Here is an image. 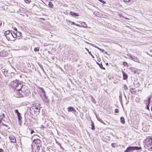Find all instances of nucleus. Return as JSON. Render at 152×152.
<instances>
[{"instance_id":"11","label":"nucleus","mask_w":152,"mask_h":152,"mask_svg":"<svg viewBox=\"0 0 152 152\" xmlns=\"http://www.w3.org/2000/svg\"><path fill=\"white\" fill-rule=\"evenodd\" d=\"M36 107L35 109V115H37L39 113L40 108L39 107Z\"/></svg>"},{"instance_id":"28","label":"nucleus","mask_w":152,"mask_h":152,"mask_svg":"<svg viewBox=\"0 0 152 152\" xmlns=\"http://www.w3.org/2000/svg\"><path fill=\"white\" fill-rule=\"evenodd\" d=\"M85 49L87 51H88L89 54H90L93 58H94V56L92 54L91 52L89 51L88 50V48H85Z\"/></svg>"},{"instance_id":"54","label":"nucleus","mask_w":152,"mask_h":152,"mask_svg":"<svg viewBox=\"0 0 152 152\" xmlns=\"http://www.w3.org/2000/svg\"><path fill=\"white\" fill-rule=\"evenodd\" d=\"M103 53H104V54H107V52L106 51H105Z\"/></svg>"},{"instance_id":"47","label":"nucleus","mask_w":152,"mask_h":152,"mask_svg":"<svg viewBox=\"0 0 152 152\" xmlns=\"http://www.w3.org/2000/svg\"><path fill=\"white\" fill-rule=\"evenodd\" d=\"M146 109L147 110H149V104H148L146 106Z\"/></svg>"},{"instance_id":"40","label":"nucleus","mask_w":152,"mask_h":152,"mask_svg":"<svg viewBox=\"0 0 152 152\" xmlns=\"http://www.w3.org/2000/svg\"><path fill=\"white\" fill-rule=\"evenodd\" d=\"M15 112L17 114V115H19V114L20 113L18 112V109L15 110Z\"/></svg>"},{"instance_id":"46","label":"nucleus","mask_w":152,"mask_h":152,"mask_svg":"<svg viewBox=\"0 0 152 152\" xmlns=\"http://www.w3.org/2000/svg\"><path fill=\"white\" fill-rule=\"evenodd\" d=\"M115 113H118L119 112V110L118 109H116L115 110Z\"/></svg>"},{"instance_id":"30","label":"nucleus","mask_w":152,"mask_h":152,"mask_svg":"<svg viewBox=\"0 0 152 152\" xmlns=\"http://www.w3.org/2000/svg\"><path fill=\"white\" fill-rule=\"evenodd\" d=\"M81 24L84 27L86 28L87 27V25L86 23L84 22H82L81 23Z\"/></svg>"},{"instance_id":"53","label":"nucleus","mask_w":152,"mask_h":152,"mask_svg":"<svg viewBox=\"0 0 152 152\" xmlns=\"http://www.w3.org/2000/svg\"><path fill=\"white\" fill-rule=\"evenodd\" d=\"M0 124L2 125H3V126H4V124L2 121H1V122H0Z\"/></svg>"},{"instance_id":"38","label":"nucleus","mask_w":152,"mask_h":152,"mask_svg":"<svg viewBox=\"0 0 152 152\" xmlns=\"http://www.w3.org/2000/svg\"><path fill=\"white\" fill-rule=\"evenodd\" d=\"M123 88L124 90H127L128 89V87L126 84L124 85Z\"/></svg>"},{"instance_id":"37","label":"nucleus","mask_w":152,"mask_h":152,"mask_svg":"<svg viewBox=\"0 0 152 152\" xmlns=\"http://www.w3.org/2000/svg\"><path fill=\"white\" fill-rule=\"evenodd\" d=\"M151 96L149 97L148 99V104H150V102H151Z\"/></svg>"},{"instance_id":"33","label":"nucleus","mask_w":152,"mask_h":152,"mask_svg":"<svg viewBox=\"0 0 152 152\" xmlns=\"http://www.w3.org/2000/svg\"><path fill=\"white\" fill-rule=\"evenodd\" d=\"M47 126H46V125L44 126V125H42L41 126V128L42 129H46L47 130Z\"/></svg>"},{"instance_id":"32","label":"nucleus","mask_w":152,"mask_h":152,"mask_svg":"<svg viewBox=\"0 0 152 152\" xmlns=\"http://www.w3.org/2000/svg\"><path fill=\"white\" fill-rule=\"evenodd\" d=\"M94 47H95V48H97L98 49H99L100 51H101L103 53H104V50L102 49H101V48H98V47L96 46H94Z\"/></svg>"},{"instance_id":"56","label":"nucleus","mask_w":152,"mask_h":152,"mask_svg":"<svg viewBox=\"0 0 152 152\" xmlns=\"http://www.w3.org/2000/svg\"><path fill=\"white\" fill-rule=\"evenodd\" d=\"M4 126L6 127H8V126L5 124H4Z\"/></svg>"},{"instance_id":"9","label":"nucleus","mask_w":152,"mask_h":152,"mask_svg":"<svg viewBox=\"0 0 152 152\" xmlns=\"http://www.w3.org/2000/svg\"><path fill=\"white\" fill-rule=\"evenodd\" d=\"M132 146H130L127 148V149L124 151V152H133Z\"/></svg>"},{"instance_id":"22","label":"nucleus","mask_w":152,"mask_h":152,"mask_svg":"<svg viewBox=\"0 0 152 152\" xmlns=\"http://www.w3.org/2000/svg\"><path fill=\"white\" fill-rule=\"evenodd\" d=\"M5 115L4 113L2 114L1 115H0V122H1L3 118L5 117Z\"/></svg>"},{"instance_id":"6","label":"nucleus","mask_w":152,"mask_h":152,"mask_svg":"<svg viewBox=\"0 0 152 152\" xmlns=\"http://www.w3.org/2000/svg\"><path fill=\"white\" fill-rule=\"evenodd\" d=\"M42 93L41 95V96L43 100L44 101H45V102H47L48 101V99L47 97L45 94L44 90H42Z\"/></svg>"},{"instance_id":"59","label":"nucleus","mask_w":152,"mask_h":152,"mask_svg":"<svg viewBox=\"0 0 152 152\" xmlns=\"http://www.w3.org/2000/svg\"><path fill=\"white\" fill-rule=\"evenodd\" d=\"M44 140H45V139H43V142H44Z\"/></svg>"},{"instance_id":"23","label":"nucleus","mask_w":152,"mask_h":152,"mask_svg":"<svg viewBox=\"0 0 152 152\" xmlns=\"http://www.w3.org/2000/svg\"><path fill=\"white\" fill-rule=\"evenodd\" d=\"M121 122L122 124H124L125 123V121L124 118L123 117H121L120 118Z\"/></svg>"},{"instance_id":"34","label":"nucleus","mask_w":152,"mask_h":152,"mask_svg":"<svg viewBox=\"0 0 152 152\" xmlns=\"http://www.w3.org/2000/svg\"><path fill=\"white\" fill-rule=\"evenodd\" d=\"M69 22L71 23V24L72 25H76V26H79V25L75 23L74 22H73L72 21H69Z\"/></svg>"},{"instance_id":"15","label":"nucleus","mask_w":152,"mask_h":152,"mask_svg":"<svg viewBox=\"0 0 152 152\" xmlns=\"http://www.w3.org/2000/svg\"><path fill=\"white\" fill-rule=\"evenodd\" d=\"M122 72L123 73V79L124 80H126L127 79L128 77V75L123 71H122Z\"/></svg>"},{"instance_id":"48","label":"nucleus","mask_w":152,"mask_h":152,"mask_svg":"<svg viewBox=\"0 0 152 152\" xmlns=\"http://www.w3.org/2000/svg\"><path fill=\"white\" fill-rule=\"evenodd\" d=\"M130 1V0H123L125 2H129Z\"/></svg>"},{"instance_id":"10","label":"nucleus","mask_w":152,"mask_h":152,"mask_svg":"<svg viewBox=\"0 0 152 152\" xmlns=\"http://www.w3.org/2000/svg\"><path fill=\"white\" fill-rule=\"evenodd\" d=\"M18 91H19L20 94H21V91H20V90L16 89V91H14V95L16 97H17L20 98L18 96H19L20 94L18 92Z\"/></svg>"},{"instance_id":"43","label":"nucleus","mask_w":152,"mask_h":152,"mask_svg":"<svg viewBox=\"0 0 152 152\" xmlns=\"http://www.w3.org/2000/svg\"><path fill=\"white\" fill-rule=\"evenodd\" d=\"M123 64L124 66H126L128 65V64L126 62H123Z\"/></svg>"},{"instance_id":"50","label":"nucleus","mask_w":152,"mask_h":152,"mask_svg":"<svg viewBox=\"0 0 152 152\" xmlns=\"http://www.w3.org/2000/svg\"><path fill=\"white\" fill-rule=\"evenodd\" d=\"M34 132L33 130H31V134H32Z\"/></svg>"},{"instance_id":"4","label":"nucleus","mask_w":152,"mask_h":152,"mask_svg":"<svg viewBox=\"0 0 152 152\" xmlns=\"http://www.w3.org/2000/svg\"><path fill=\"white\" fill-rule=\"evenodd\" d=\"M41 141L39 139H35L33 141V143L32 145H36L38 147H41Z\"/></svg>"},{"instance_id":"63","label":"nucleus","mask_w":152,"mask_h":152,"mask_svg":"<svg viewBox=\"0 0 152 152\" xmlns=\"http://www.w3.org/2000/svg\"><path fill=\"white\" fill-rule=\"evenodd\" d=\"M150 56H151V57H152V55H150Z\"/></svg>"},{"instance_id":"35","label":"nucleus","mask_w":152,"mask_h":152,"mask_svg":"<svg viewBox=\"0 0 152 152\" xmlns=\"http://www.w3.org/2000/svg\"><path fill=\"white\" fill-rule=\"evenodd\" d=\"M17 36H18L19 37H20L22 35V33L20 32L19 31L17 32Z\"/></svg>"},{"instance_id":"39","label":"nucleus","mask_w":152,"mask_h":152,"mask_svg":"<svg viewBox=\"0 0 152 152\" xmlns=\"http://www.w3.org/2000/svg\"><path fill=\"white\" fill-rule=\"evenodd\" d=\"M34 50L35 52H37L39 50V48L38 47H36L34 49Z\"/></svg>"},{"instance_id":"44","label":"nucleus","mask_w":152,"mask_h":152,"mask_svg":"<svg viewBox=\"0 0 152 152\" xmlns=\"http://www.w3.org/2000/svg\"><path fill=\"white\" fill-rule=\"evenodd\" d=\"M24 1L25 2L27 3H29L31 1V0H25Z\"/></svg>"},{"instance_id":"16","label":"nucleus","mask_w":152,"mask_h":152,"mask_svg":"<svg viewBox=\"0 0 152 152\" xmlns=\"http://www.w3.org/2000/svg\"><path fill=\"white\" fill-rule=\"evenodd\" d=\"M68 111H74V112H76V110L75 108L72 107H69L68 108Z\"/></svg>"},{"instance_id":"1","label":"nucleus","mask_w":152,"mask_h":152,"mask_svg":"<svg viewBox=\"0 0 152 152\" xmlns=\"http://www.w3.org/2000/svg\"><path fill=\"white\" fill-rule=\"evenodd\" d=\"M10 85L13 88H15L16 89L20 90L22 87H23V86L21 84L18 83L15 81L12 82Z\"/></svg>"},{"instance_id":"26","label":"nucleus","mask_w":152,"mask_h":152,"mask_svg":"<svg viewBox=\"0 0 152 152\" xmlns=\"http://www.w3.org/2000/svg\"><path fill=\"white\" fill-rule=\"evenodd\" d=\"M91 129L92 130H94L95 129V127H94V124L93 122L92 121H91Z\"/></svg>"},{"instance_id":"45","label":"nucleus","mask_w":152,"mask_h":152,"mask_svg":"<svg viewBox=\"0 0 152 152\" xmlns=\"http://www.w3.org/2000/svg\"><path fill=\"white\" fill-rule=\"evenodd\" d=\"M99 1L101 2L103 4H105V2L104 0H98Z\"/></svg>"},{"instance_id":"55","label":"nucleus","mask_w":152,"mask_h":152,"mask_svg":"<svg viewBox=\"0 0 152 152\" xmlns=\"http://www.w3.org/2000/svg\"><path fill=\"white\" fill-rule=\"evenodd\" d=\"M105 65H106V66H107L108 65V63H105Z\"/></svg>"},{"instance_id":"60","label":"nucleus","mask_w":152,"mask_h":152,"mask_svg":"<svg viewBox=\"0 0 152 152\" xmlns=\"http://www.w3.org/2000/svg\"><path fill=\"white\" fill-rule=\"evenodd\" d=\"M151 148L152 149V146Z\"/></svg>"},{"instance_id":"57","label":"nucleus","mask_w":152,"mask_h":152,"mask_svg":"<svg viewBox=\"0 0 152 152\" xmlns=\"http://www.w3.org/2000/svg\"><path fill=\"white\" fill-rule=\"evenodd\" d=\"M54 57H53L51 58L53 59V60H54Z\"/></svg>"},{"instance_id":"3","label":"nucleus","mask_w":152,"mask_h":152,"mask_svg":"<svg viewBox=\"0 0 152 152\" xmlns=\"http://www.w3.org/2000/svg\"><path fill=\"white\" fill-rule=\"evenodd\" d=\"M145 143L148 146L151 145L152 144V138L149 137H147L145 140Z\"/></svg>"},{"instance_id":"14","label":"nucleus","mask_w":152,"mask_h":152,"mask_svg":"<svg viewBox=\"0 0 152 152\" xmlns=\"http://www.w3.org/2000/svg\"><path fill=\"white\" fill-rule=\"evenodd\" d=\"M69 15H72V17H77L79 16L78 13L72 11L70 12Z\"/></svg>"},{"instance_id":"21","label":"nucleus","mask_w":152,"mask_h":152,"mask_svg":"<svg viewBox=\"0 0 152 152\" xmlns=\"http://www.w3.org/2000/svg\"><path fill=\"white\" fill-rule=\"evenodd\" d=\"M11 32L10 30H7L6 31H5L4 33V34L5 36L7 37L9 35V34Z\"/></svg>"},{"instance_id":"52","label":"nucleus","mask_w":152,"mask_h":152,"mask_svg":"<svg viewBox=\"0 0 152 152\" xmlns=\"http://www.w3.org/2000/svg\"><path fill=\"white\" fill-rule=\"evenodd\" d=\"M58 145L60 146L61 148H63V147H61V143H58Z\"/></svg>"},{"instance_id":"17","label":"nucleus","mask_w":152,"mask_h":152,"mask_svg":"<svg viewBox=\"0 0 152 152\" xmlns=\"http://www.w3.org/2000/svg\"><path fill=\"white\" fill-rule=\"evenodd\" d=\"M135 88H130V91L131 92V93L133 94H136V90H135Z\"/></svg>"},{"instance_id":"12","label":"nucleus","mask_w":152,"mask_h":152,"mask_svg":"<svg viewBox=\"0 0 152 152\" xmlns=\"http://www.w3.org/2000/svg\"><path fill=\"white\" fill-rule=\"evenodd\" d=\"M9 138L11 142H16V139L14 136H11L9 137Z\"/></svg>"},{"instance_id":"27","label":"nucleus","mask_w":152,"mask_h":152,"mask_svg":"<svg viewBox=\"0 0 152 152\" xmlns=\"http://www.w3.org/2000/svg\"><path fill=\"white\" fill-rule=\"evenodd\" d=\"M48 6L50 8H52L53 7V4L51 1H49L48 4Z\"/></svg>"},{"instance_id":"62","label":"nucleus","mask_w":152,"mask_h":152,"mask_svg":"<svg viewBox=\"0 0 152 152\" xmlns=\"http://www.w3.org/2000/svg\"><path fill=\"white\" fill-rule=\"evenodd\" d=\"M144 101L145 102V101L146 102L147 101V100H145Z\"/></svg>"},{"instance_id":"20","label":"nucleus","mask_w":152,"mask_h":152,"mask_svg":"<svg viewBox=\"0 0 152 152\" xmlns=\"http://www.w3.org/2000/svg\"><path fill=\"white\" fill-rule=\"evenodd\" d=\"M132 148L134 151V150H138L141 149V147H138L137 146H132Z\"/></svg>"},{"instance_id":"64","label":"nucleus","mask_w":152,"mask_h":152,"mask_svg":"<svg viewBox=\"0 0 152 152\" xmlns=\"http://www.w3.org/2000/svg\"><path fill=\"white\" fill-rule=\"evenodd\" d=\"M18 89H19V88H20V87H18Z\"/></svg>"},{"instance_id":"5","label":"nucleus","mask_w":152,"mask_h":152,"mask_svg":"<svg viewBox=\"0 0 152 152\" xmlns=\"http://www.w3.org/2000/svg\"><path fill=\"white\" fill-rule=\"evenodd\" d=\"M33 152H39L41 147H38L36 145H31Z\"/></svg>"},{"instance_id":"29","label":"nucleus","mask_w":152,"mask_h":152,"mask_svg":"<svg viewBox=\"0 0 152 152\" xmlns=\"http://www.w3.org/2000/svg\"><path fill=\"white\" fill-rule=\"evenodd\" d=\"M100 13L98 12H95L94 13V14H95V15L98 17L100 16Z\"/></svg>"},{"instance_id":"2","label":"nucleus","mask_w":152,"mask_h":152,"mask_svg":"<svg viewBox=\"0 0 152 152\" xmlns=\"http://www.w3.org/2000/svg\"><path fill=\"white\" fill-rule=\"evenodd\" d=\"M20 90V91H21V94H20L19 91H18V92L20 94L19 96H18L19 97H24L29 95V94L28 93V90L27 89L25 91L23 89V87H22Z\"/></svg>"},{"instance_id":"41","label":"nucleus","mask_w":152,"mask_h":152,"mask_svg":"<svg viewBox=\"0 0 152 152\" xmlns=\"http://www.w3.org/2000/svg\"><path fill=\"white\" fill-rule=\"evenodd\" d=\"M127 56L130 57L131 58H132V57L133 56L130 53H128L127 54Z\"/></svg>"},{"instance_id":"58","label":"nucleus","mask_w":152,"mask_h":152,"mask_svg":"<svg viewBox=\"0 0 152 152\" xmlns=\"http://www.w3.org/2000/svg\"><path fill=\"white\" fill-rule=\"evenodd\" d=\"M1 24H2V22H1L0 21V26H1Z\"/></svg>"},{"instance_id":"36","label":"nucleus","mask_w":152,"mask_h":152,"mask_svg":"<svg viewBox=\"0 0 152 152\" xmlns=\"http://www.w3.org/2000/svg\"><path fill=\"white\" fill-rule=\"evenodd\" d=\"M119 99L121 102L122 101V94H120L119 95Z\"/></svg>"},{"instance_id":"7","label":"nucleus","mask_w":152,"mask_h":152,"mask_svg":"<svg viewBox=\"0 0 152 152\" xmlns=\"http://www.w3.org/2000/svg\"><path fill=\"white\" fill-rule=\"evenodd\" d=\"M130 69L132 72L134 73V74H139V72L138 69L134 67H131L130 68Z\"/></svg>"},{"instance_id":"13","label":"nucleus","mask_w":152,"mask_h":152,"mask_svg":"<svg viewBox=\"0 0 152 152\" xmlns=\"http://www.w3.org/2000/svg\"><path fill=\"white\" fill-rule=\"evenodd\" d=\"M12 34L13 33L12 32V31H11V32L10 34H9V35H8L7 37V38L8 39V40H11L12 39Z\"/></svg>"},{"instance_id":"31","label":"nucleus","mask_w":152,"mask_h":152,"mask_svg":"<svg viewBox=\"0 0 152 152\" xmlns=\"http://www.w3.org/2000/svg\"><path fill=\"white\" fill-rule=\"evenodd\" d=\"M96 118H97V120L98 121H99L100 122H101L104 124H105L104 123L102 119H101L100 118L97 117H96Z\"/></svg>"},{"instance_id":"19","label":"nucleus","mask_w":152,"mask_h":152,"mask_svg":"<svg viewBox=\"0 0 152 152\" xmlns=\"http://www.w3.org/2000/svg\"><path fill=\"white\" fill-rule=\"evenodd\" d=\"M131 59L135 62H139V59L136 57L134 56L132 57Z\"/></svg>"},{"instance_id":"25","label":"nucleus","mask_w":152,"mask_h":152,"mask_svg":"<svg viewBox=\"0 0 152 152\" xmlns=\"http://www.w3.org/2000/svg\"><path fill=\"white\" fill-rule=\"evenodd\" d=\"M96 64L98 65H99V67L101 69H105V68L104 67H103V65H102V63H101V64H99V63L98 62H97Z\"/></svg>"},{"instance_id":"49","label":"nucleus","mask_w":152,"mask_h":152,"mask_svg":"<svg viewBox=\"0 0 152 152\" xmlns=\"http://www.w3.org/2000/svg\"><path fill=\"white\" fill-rule=\"evenodd\" d=\"M4 150L2 148H0V152H4Z\"/></svg>"},{"instance_id":"8","label":"nucleus","mask_w":152,"mask_h":152,"mask_svg":"<svg viewBox=\"0 0 152 152\" xmlns=\"http://www.w3.org/2000/svg\"><path fill=\"white\" fill-rule=\"evenodd\" d=\"M35 108H36L35 106H33L30 107L29 109V112L30 113L32 114L33 115H35Z\"/></svg>"},{"instance_id":"42","label":"nucleus","mask_w":152,"mask_h":152,"mask_svg":"<svg viewBox=\"0 0 152 152\" xmlns=\"http://www.w3.org/2000/svg\"><path fill=\"white\" fill-rule=\"evenodd\" d=\"M115 145H116V143H112L111 144V146L114 148H115Z\"/></svg>"},{"instance_id":"24","label":"nucleus","mask_w":152,"mask_h":152,"mask_svg":"<svg viewBox=\"0 0 152 152\" xmlns=\"http://www.w3.org/2000/svg\"><path fill=\"white\" fill-rule=\"evenodd\" d=\"M12 31V32L13 33L12 34V37L13 38H15L17 37V32L16 33L14 32L13 31Z\"/></svg>"},{"instance_id":"51","label":"nucleus","mask_w":152,"mask_h":152,"mask_svg":"<svg viewBox=\"0 0 152 152\" xmlns=\"http://www.w3.org/2000/svg\"><path fill=\"white\" fill-rule=\"evenodd\" d=\"M14 30H15L16 32L18 31L17 30V29L15 27L14 28Z\"/></svg>"},{"instance_id":"18","label":"nucleus","mask_w":152,"mask_h":152,"mask_svg":"<svg viewBox=\"0 0 152 152\" xmlns=\"http://www.w3.org/2000/svg\"><path fill=\"white\" fill-rule=\"evenodd\" d=\"M18 118V122H19L20 124L21 123V119L22 118V117L21 116V114H20L19 115H17Z\"/></svg>"},{"instance_id":"61","label":"nucleus","mask_w":152,"mask_h":152,"mask_svg":"<svg viewBox=\"0 0 152 152\" xmlns=\"http://www.w3.org/2000/svg\"><path fill=\"white\" fill-rule=\"evenodd\" d=\"M124 95L125 96V97H126V96L125 95V94H124Z\"/></svg>"}]
</instances>
